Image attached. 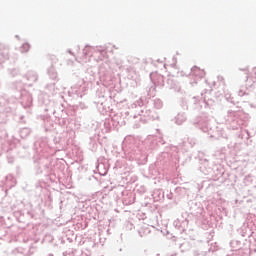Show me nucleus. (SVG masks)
<instances>
[{"instance_id":"obj_1","label":"nucleus","mask_w":256,"mask_h":256,"mask_svg":"<svg viewBox=\"0 0 256 256\" xmlns=\"http://www.w3.org/2000/svg\"><path fill=\"white\" fill-rule=\"evenodd\" d=\"M29 49H31V46L29 45V43H24L21 46V53H27Z\"/></svg>"}]
</instances>
